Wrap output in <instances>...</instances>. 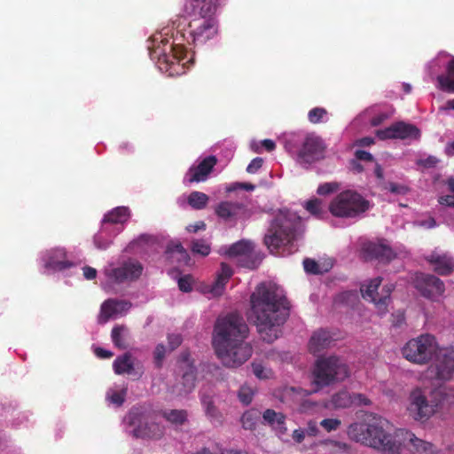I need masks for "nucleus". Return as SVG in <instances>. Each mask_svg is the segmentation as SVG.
<instances>
[{
	"label": "nucleus",
	"mask_w": 454,
	"mask_h": 454,
	"mask_svg": "<svg viewBox=\"0 0 454 454\" xmlns=\"http://www.w3.org/2000/svg\"><path fill=\"white\" fill-rule=\"evenodd\" d=\"M289 309V301L274 286L261 283L250 296L247 317L262 340L272 343L281 335L280 326L286 321Z\"/></svg>",
	"instance_id": "1"
},
{
	"label": "nucleus",
	"mask_w": 454,
	"mask_h": 454,
	"mask_svg": "<svg viewBox=\"0 0 454 454\" xmlns=\"http://www.w3.org/2000/svg\"><path fill=\"white\" fill-rule=\"evenodd\" d=\"M248 326L242 316L231 312L217 318L213 337V345L217 356L228 367H238L249 359L252 346L246 342Z\"/></svg>",
	"instance_id": "2"
},
{
	"label": "nucleus",
	"mask_w": 454,
	"mask_h": 454,
	"mask_svg": "<svg viewBox=\"0 0 454 454\" xmlns=\"http://www.w3.org/2000/svg\"><path fill=\"white\" fill-rule=\"evenodd\" d=\"M388 425L387 419L372 414L366 421L351 424L347 433L351 440L377 450L380 454H401L404 437L401 435V429L389 433Z\"/></svg>",
	"instance_id": "3"
},
{
	"label": "nucleus",
	"mask_w": 454,
	"mask_h": 454,
	"mask_svg": "<svg viewBox=\"0 0 454 454\" xmlns=\"http://www.w3.org/2000/svg\"><path fill=\"white\" fill-rule=\"evenodd\" d=\"M300 218L288 210H280L273 218L264 237V244L270 253L277 254L286 246L291 245L301 232Z\"/></svg>",
	"instance_id": "4"
},
{
	"label": "nucleus",
	"mask_w": 454,
	"mask_h": 454,
	"mask_svg": "<svg viewBox=\"0 0 454 454\" xmlns=\"http://www.w3.org/2000/svg\"><path fill=\"white\" fill-rule=\"evenodd\" d=\"M150 50V57L153 60L157 59L159 68L173 76L184 73L186 50L174 40L168 38L161 39L158 45H153Z\"/></svg>",
	"instance_id": "5"
},
{
	"label": "nucleus",
	"mask_w": 454,
	"mask_h": 454,
	"mask_svg": "<svg viewBox=\"0 0 454 454\" xmlns=\"http://www.w3.org/2000/svg\"><path fill=\"white\" fill-rule=\"evenodd\" d=\"M312 383L316 391L342 381L349 376L348 365L337 356L323 357L317 360L313 370Z\"/></svg>",
	"instance_id": "6"
},
{
	"label": "nucleus",
	"mask_w": 454,
	"mask_h": 454,
	"mask_svg": "<svg viewBox=\"0 0 454 454\" xmlns=\"http://www.w3.org/2000/svg\"><path fill=\"white\" fill-rule=\"evenodd\" d=\"M370 202L355 191L339 193L330 203L329 211L336 217L354 218L366 212Z\"/></svg>",
	"instance_id": "7"
},
{
	"label": "nucleus",
	"mask_w": 454,
	"mask_h": 454,
	"mask_svg": "<svg viewBox=\"0 0 454 454\" xmlns=\"http://www.w3.org/2000/svg\"><path fill=\"white\" fill-rule=\"evenodd\" d=\"M439 348L434 335L424 333L407 341L402 353L408 361L422 365L428 364L436 356Z\"/></svg>",
	"instance_id": "8"
},
{
	"label": "nucleus",
	"mask_w": 454,
	"mask_h": 454,
	"mask_svg": "<svg viewBox=\"0 0 454 454\" xmlns=\"http://www.w3.org/2000/svg\"><path fill=\"white\" fill-rule=\"evenodd\" d=\"M381 282L382 278L380 277L372 279L367 286H361V293L364 300L374 303L378 314L380 316H384L388 311L391 294L395 286L392 284L385 285L381 291L379 292Z\"/></svg>",
	"instance_id": "9"
},
{
	"label": "nucleus",
	"mask_w": 454,
	"mask_h": 454,
	"mask_svg": "<svg viewBox=\"0 0 454 454\" xmlns=\"http://www.w3.org/2000/svg\"><path fill=\"white\" fill-rule=\"evenodd\" d=\"M217 33L218 23L215 18L193 17L189 21L188 34L191 43L194 45H203L213 39Z\"/></svg>",
	"instance_id": "10"
},
{
	"label": "nucleus",
	"mask_w": 454,
	"mask_h": 454,
	"mask_svg": "<svg viewBox=\"0 0 454 454\" xmlns=\"http://www.w3.org/2000/svg\"><path fill=\"white\" fill-rule=\"evenodd\" d=\"M226 254L231 258H236L239 266L250 270L256 269L261 262L254 244L247 240L232 244L226 251Z\"/></svg>",
	"instance_id": "11"
},
{
	"label": "nucleus",
	"mask_w": 454,
	"mask_h": 454,
	"mask_svg": "<svg viewBox=\"0 0 454 454\" xmlns=\"http://www.w3.org/2000/svg\"><path fill=\"white\" fill-rule=\"evenodd\" d=\"M408 411L411 417L418 421H426L435 412L431 401L429 402L421 388L412 390L409 396Z\"/></svg>",
	"instance_id": "12"
},
{
	"label": "nucleus",
	"mask_w": 454,
	"mask_h": 454,
	"mask_svg": "<svg viewBox=\"0 0 454 454\" xmlns=\"http://www.w3.org/2000/svg\"><path fill=\"white\" fill-rule=\"evenodd\" d=\"M325 144L323 140L315 135H307L298 152V160L301 164H311L324 157Z\"/></svg>",
	"instance_id": "13"
},
{
	"label": "nucleus",
	"mask_w": 454,
	"mask_h": 454,
	"mask_svg": "<svg viewBox=\"0 0 454 454\" xmlns=\"http://www.w3.org/2000/svg\"><path fill=\"white\" fill-rule=\"evenodd\" d=\"M376 136L380 140L386 139H418L420 130L413 124L397 121L383 129H378Z\"/></svg>",
	"instance_id": "14"
},
{
	"label": "nucleus",
	"mask_w": 454,
	"mask_h": 454,
	"mask_svg": "<svg viewBox=\"0 0 454 454\" xmlns=\"http://www.w3.org/2000/svg\"><path fill=\"white\" fill-rule=\"evenodd\" d=\"M415 286L426 298L441 295L445 290L444 283L438 277L431 274L417 276Z\"/></svg>",
	"instance_id": "15"
},
{
	"label": "nucleus",
	"mask_w": 454,
	"mask_h": 454,
	"mask_svg": "<svg viewBox=\"0 0 454 454\" xmlns=\"http://www.w3.org/2000/svg\"><path fill=\"white\" fill-rule=\"evenodd\" d=\"M215 212L224 221H237L250 215L247 207L241 202L222 201L215 207Z\"/></svg>",
	"instance_id": "16"
},
{
	"label": "nucleus",
	"mask_w": 454,
	"mask_h": 454,
	"mask_svg": "<svg viewBox=\"0 0 454 454\" xmlns=\"http://www.w3.org/2000/svg\"><path fill=\"white\" fill-rule=\"evenodd\" d=\"M362 253L366 261L389 262L395 257V252L388 245L372 241L363 245Z\"/></svg>",
	"instance_id": "17"
},
{
	"label": "nucleus",
	"mask_w": 454,
	"mask_h": 454,
	"mask_svg": "<svg viewBox=\"0 0 454 454\" xmlns=\"http://www.w3.org/2000/svg\"><path fill=\"white\" fill-rule=\"evenodd\" d=\"M216 163L217 159L214 155L204 158L198 165L190 167L184 176L185 181L188 184L206 181Z\"/></svg>",
	"instance_id": "18"
},
{
	"label": "nucleus",
	"mask_w": 454,
	"mask_h": 454,
	"mask_svg": "<svg viewBox=\"0 0 454 454\" xmlns=\"http://www.w3.org/2000/svg\"><path fill=\"white\" fill-rule=\"evenodd\" d=\"M434 357V364L430 370L434 372L435 378L442 380L450 379L454 372V356L439 348Z\"/></svg>",
	"instance_id": "19"
},
{
	"label": "nucleus",
	"mask_w": 454,
	"mask_h": 454,
	"mask_svg": "<svg viewBox=\"0 0 454 454\" xmlns=\"http://www.w3.org/2000/svg\"><path fill=\"white\" fill-rule=\"evenodd\" d=\"M143 271V266L138 262H128L121 267L113 269L110 277L117 283L138 278Z\"/></svg>",
	"instance_id": "20"
},
{
	"label": "nucleus",
	"mask_w": 454,
	"mask_h": 454,
	"mask_svg": "<svg viewBox=\"0 0 454 454\" xmlns=\"http://www.w3.org/2000/svg\"><path fill=\"white\" fill-rule=\"evenodd\" d=\"M113 369L118 375L129 374L135 376L136 379L141 378L144 372L142 366L136 368L132 356L129 352L115 358L113 363Z\"/></svg>",
	"instance_id": "21"
},
{
	"label": "nucleus",
	"mask_w": 454,
	"mask_h": 454,
	"mask_svg": "<svg viewBox=\"0 0 454 454\" xmlns=\"http://www.w3.org/2000/svg\"><path fill=\"white\" fill-rule=\"evenodd\" d=\"M426 259L434 266V270L439 275L448 276L454 271V258L448 254H440L434 251Z\"/></svg>",
	"instance_id": "22"
},
{
	"label": "nucleus",
	"mask_w": 454,
	"mask_h": 454,
	"mask_svg": "<svg viewBox=\"0 0 454 454\" xmlns=\"http://www.w3.org/2000/svg\"><path fill=\"white\" fill-rule=\"evenodd\" d=\"M439 56L448 57L450 60L445 65L444 72L437 76L438 87L442 91L454 93V56L447 51H441Z\"/></svg>",
	"instance_id": "23"
},
{
	"label": "nucleus",
	"mask_w": 454,
	"mask_h": 454,
	"mask_svg": "<svg viewBox=\"0 0 454 454\" xmlns=\"http://www.w3.org/2000/svg\"><path fill=\"white\" fill-rule=\"evenodd\" d=\"M401 435L404 437V445L409 447L411 452L419 454H434L435 446L422 439L415 436V434L408 430L401 429Z\"/></svg>",
	"instance_id": "24"
},
{
	"label": "nucleus",
	"mask_w": 454,
	"mask_h": 454,
	"mask_svg": "<svg viewBox=\"0 0 454 454\" xmlns=\"http://www.w3.org/2000/svg\"><path fill=\"white\" fill-rule=\"evenodd\" d=\"M131 308V303L128 301L108 299L103 302L100 310V321L106 323L110 317L122 314Z\"/></svg>",
	"instance_id": "25"
},
{
	"label": "nucleus",
	"mask_w": 454,
	"mask_h": 454,
	"mask_svg": "<svg viewBox=\"0 0 454 454\" xmlns=\"http://www.w3.org/2000/svg\"><path fill=\"white\" fill-rule=\"evenodd\" d=\"M431 403L435 408V412L449 410L454 405V389L446 387L435 388L431 394Z\"/></svg>",
	"instance_id": "26"
},
{
	"label": "nucleus",
	"mask_w": 454,
	"mask_h": 454,
	"mask_svg": "<svg viewBox=\"0 0 454 454\" xmlns=\"http://www.w3.org/2000/svg\"><path fill=\"white\" fill-rule=\"evenodd\" d=\"M301 389L294 387H286L283 392V398L292 397L293 403L297 405V411L301 413H311L317 407V403L309 399H302Z\"/></svg>",
	"instance_id": "27"
},
{
	"label": "nucleus",
	"mask_w": 454,
	"mask_h": 454,
	"mask_svg": "<svg viewBox=\"0 0 454 454\" xmlns=\"http://www.w3.org/2000/svg\"><path fill=\"white\" fill-rule=\"evenodd\" d=\"M333 341V339L328 331L319 329L310 337L309 342V351L313 354L319 353L329 348Z\"/></svg>",
	"instance_id": "28"
},
{
	"label": "nucleus",
	"mask_w": 454,
	"mask_h": 454,
	"mask_svg": "<svg viewBox=\"0 0 454 454\" xmlns=\"http://www.w3.org/2000/svg\"><path fill=\"white\" fill-rule=\"evenodd\" d=\"M134 434L141 438L160 439L164 434V427L159 423L146 421L134 428Z\"/></svg>",
	"instance_id": "29"
},
{
	"label": "nucleus",
	"mask_w": 454,
	"mask_h": 454,
	"mask_svg": "<svg viewBox=\"0 0 454 454\" xmlns=\"http://www.w3.org/2000/svg\"><path fill=\"white\" fill-rule=\"evenodd\" d=\"M232 275V269L227 263L222 262L220 272L217 274L216 279L213 283L210 292L214 295H221L224 290L225 285Z\"/></svg>",
	"instance_id": "30"
},
{
	"label": "nucleus",
	"mask_w": 454,
	"mask_h": 454,
	"mask_svg": "<svg viewBox=\"0 0 454 454\" xmlns=\"http://www.w3.org/2000/svg\"><path fill=\"white\" fill-rule=\"evenodd\" d=\"M192 15L194 17L215 18L218 0H193Z\"/></svg>",
	"instance_id": "31"
},
{
	"label": "nucleus",
	"mask_w": 454,
	"mask_h": 454,
	"mask_svg": "<svg viewBox=\"0 0 454 454\" xmlns=\"http://www.w3.org/2000/svg\"><path fill=\"white\" fill-rule=\"evenodd\" d=\"M200 396L206 415L211 419H215L217 421L220 420L222 418V414L218 408L215 405L212 392L201 390L200 393Z\"/></svg>",
	"instance_id": "32"
},
{
	"label": "nucleus",
	"mask_w": 454,
	"mask_h": 454,
	"mask_svg": "<svg viewBox=\"0 0 454 454\" xmlns=\"http://www.w3.org/2000/svg\"><path fill=\"white\" fill-rule=\"evenodd\" d=\"M129 216V209L126 207H117L107 213L103 219L102 227L108 229V224H117L125 223Z\"/></svg>",
	"instance_id": "33"
},
{
	"label": "nucleus",
	"mask_w": 454,
	"mask_h": 454,
	"mask_svg": "<svg viewBox=\"0 0 454 454\" xmlns=\"http://www.w3.org/2000/svg\"><path fill=\"white\" fill-rule=\"evenodd\" d=\"M261 415L262 413L258 409L252 408L246 411L240 418L242 427L245 430H254L261 419Z\"/></svg>",
	"instance_id": "34"
},
{
	"label": "nucleus",
	"mask_w": 454,
	"mask_h": 454,
	"mask_svg": "<svg viewBox=\"0 0 454 454\" xmlns=\"http://www.w3.org/2000/svg\"><path fill=\"white\" fill-rule=\"evenodd\" d=\"M162 417L176 426H182L187 421V411L185 410H165L161 411Z\"/></svg>",
	"instance_id": "35"
},
{
	"label": "nucleus",
	"mask_w": 454,
	"mask_h": 454,
	"mask_svg": "<svg viewBox=\"0 0 454 454\" xmlns=\"http://www.w3.org/2000/svg\"><path fill=\"white\" fill-rule=\"evenodd\" d=\"M208 201L209 197L206 193L198 191L192 192L187 198V203L195 210L204 209Z\"/></svg>",
	"instance_id": "36"
},
{
	"label": "nucleus",
	"mask_w": 454,
	"mask_h": 454,
	"mask_svg": "<svg viewBox=\"0 0 454 454\" xmlns=\"http://www.w3.org/2000/svg\"><path fill=\"white\" fill-rule=\"evenodd\" d=\"M331 403L335 409H344L352 406L351 393L346 389L334 394L331 398Z\"/></svg>",
	"instance_id": "37"
},
{
	"label": "nucleus",
	"mask_w": 454,
	"mask_h": 454,
	"mask_svg": "<svg viewBox=\"0 0 454 454\" xmlns=\"http://www.w3.org/2000/svg\"><path fill=\"white\" fill-rule=\"evenodd\" d=\"M261 416L263 424H267L270 427H282L286 422V416L282 412H277L272 409L265 410Z\"/></svg>",
	"instance_id": "38"
},
{
	"label": "nucleus",
	"mask_w": 454,
	"mask_h": 454,
	"mask_svg": "<svg viewBox=\"0 0 454 454\" xmlns=\"http://www.w3.org/2000/svg\"><path fill=\"white\" fill-rule=\"evenodd\" d=\"M196 368L192 364H187V368L182 376V383L184 392L189 393L195 387L196 382Z\"/></svg>",
	"instance_id": "39"
},
{
	"label": "nucleus",
	"mask_w": 454,
	"mask_h": 454,
	"mask_svg": "<svg viewBox=\"0 0 454 454\" xmlns=\"http://www.w3.org/2000/svg\"><path fill=\"white\" fill-rule=\"evenodd\" d=\"M127 331L126 327L123 325L114 326L111 333V337L114 344L121 349H124L128 347L126 340L124 338V333Z\"/></svg>",
	"instance_id": "40"
},
{
	"label": "nucleus",
	"mask_w": 454,
	"mask_h": 454,
	"mask_svg": "<svg viewBox=\"0 0 454 454\" xmlns=\"http://www.w3.org/2000/svg\"><path fill=\"white\" fill-rule=\"evenodd\" d=\"M328 112L324 107H314L308 113V120L313 124H318L327 121Z\"/></svg>",
	"instance_id": "41"
},
{
	"label": "nucleus",
	"mask_w": 454,
	"mask_h": 454,
	"mask_svg": "<svg viewBox=\"0 0 454 454\" xmlns=\"http://www.w3.org/2000/svg\"><path fill=\"white\" fill-rule=\"evenodd\" d=\"M305 208L309 211L312 215L317 218H323L325 211L323 207L322 200L319 199L309 200L306 202Z\"/></svg>",
	"instance_id": "42"
},
{
	"label": "nucleus",
	"mask_w": 454,
	"mask_h": 454,
	"mask_svg": "<svg viewBox=\"0 0 454 454\" xmlns=\"http://www.w3.org/2000/svg\"><path fill=\"white\" fill-rule=\"evenodd\" d=\"M166 253L168 254H173L176 253L179 255L177 258L178 260H184L185 262L189 260L187 251L179 241H170L167 246Z\"/></svg>",
	"instance_id": "43"
},
{
	"label": "nucleus",
	"mask_w": 454,
	"mask_h": 454,
	"mask_svg": "<svg viewBox=\"0 0 454 454\" xmlns=\"http://www.w3.org/2000/svg\"><path fill=\"white\" fill-rule=\"evenodd\" d=\"M254 395V389L247 386L243 385L240 387L239 392H238V397L240 403H242L244 405H248L252 403L253 397Z\"/></svg>",
	"instance_id": "44"
},
{
	"label": "nucleus",
	"mask_w": 454,
	"mask_h": 454,
	"mask_svg": "<svg viewBox=\"0 0 454 454\" xmlns=\"http://www.w3.org/2000/svg\"><path fill=\"white\" fill-rule=\"evenodd\" d=\"M303 267L307 273L314 275L323 274L328 270V269L323 270L315 260L310 258H306L303 260Z\"/></svg>",
	"instance_id": "45"
},
{
	"label": "nucleus",
	"mask_w": 454,
	"mask_h": 454,
	"mask_svg": "<svg viewBox=\"0 0 454 454\" xmlns=\"http://www.w3.org/2000/svg\"><path fill=\"white\" fill-rule=\"evenodd\" d=\"M110 231L106 227H102L101 231L95 235L94 243L95 246L99 249H106L112 243L111 239H105V234Z\"/></svg>",
	"instance_id": "46"
},
{
	"label": "nucleus",
	"mask_w": 454,
	"mask_h": 454,
	"mask_svg": "<svg viewBox=\"0 0 454 454\" xmlns=\"http://www.w3.org/2000/svg\"><path fill=\"white\" fill-rule=\"evenodd\" d=\"M192 253L199 254L202 256H207L210 253V246L202 239H197L192 241Z\"/></svg>",
	"instance_id": "47"
},
{
	"label": "nucleus",
	"mask_w": 454,
	"mask_h": 454,
	"mask_svg": "<svg viewBox=\"0 0 454 454\" xmlns=\"http://www.w3.org/2000/svg\"><path fill=\"white\" fill-rule=\"evenodd\" d=\"M156 243V239L149 234H141L139 237H137L136 239H134L132 242H130V247H134L136 246L137 247H144V246H153Z\"/></svg>",
	"instance_id": "48"
},
{
	"label": "nucleus",
	"mask_w": 454,
	"mask_h": 454,
	"mask_svg": "<svg viewBox=\"0 0 454 454\" xmlns=\"http://www.w3.org/2000/svg\"><path fill=\"white\" fill-rule=\"evenodd\" d=\"M352 406L362 407L370 406L372 402L364 394L351 393Z\"/></svg>",
	"instance_id": "49"
},
{
	"label": "nucleus",
	"mask_w": 454,
	"mask_h": 454,
	"mask_svg": "<svg viewBox=\"0 0 454 454\" xmlns=\"http://www.w3.org/2000/svg\"><path fill=\"white\" fill-rule=\"evenodd\" d=\"M72 265L73 264L68 261H56L51 259L46 262L45 267L53 270H63L65 269L70 268Z\"/></svg>",
	"instance_id": "50"
},
{
	"label": "nucleus",
	"mask_w": 454,
	"mask_h": 454,
	"mask_svg": "<svg viewBox=\"0 0 454 454\" xmlns=\"http://www.w3.org/2000/svg\"><path fill=\"white\" fill-rule=\"evenodd\" d=\"M340 424L341 421L339 419H325L320 422V426L327 432L337 430Z\"/></svg>",
	"instance_id": "51"
},
{
	"label": "nucleus",
	"mask_w": 454,
	"mask_h": 454,
	"mask_svg": "<svg viewBox=\"0 0 454 454\" xmlns=\"http://www.w3.org/2000/svg\"><path fill=\"white\" fill-rule=\"evenodd\" d=\"M338 189V185L334 183H325L318 186L317 192L319 195H328Z\"/></svg>",
	"instance_id": "52"
},
{
	"label": "nucleus",
	"mask_w": 454,
	"mask_h": 454,
	"mask_svg": "<svg viewBox=\"0 0 454 454\" xmlns=\"http://www.w3.org/2000/svg\"><path fill=\"white\" fill-rule=\"evenodd\" d=\"M183 341L181 334L172 333L168 336V343L170 350H175Z\"/></svg>",
	"instance_id": "53"
},
{
	"label": "nucleus",
	"mask_w": 454,
	"mask_h": 454,
	"mask_svg": "<svg viewBox=\"0 0 454 454\" xmlns=\"http://www.w3.org/2000/svg\"><path fill=\"white\" fill-rule=\"evenodd\" d=\"M263 164L262 158L256 157L252 160V161L247 167V172L249 174H254L257 170H259Z\"/></svg>",
	"instance_id": "54"
},
{
	"label": "nucleus",
	"mask_w": 454,
	"mask_h": 454,
	"mask_svg": "<svg viewBox=\"0 0 454 454\" xmlns=\"http://www.w3.org/2000/svg\"><path fill=\"white\" fill-rule=\"evenodd\" d=\"M166 348L163 344H158L154 350V359L158 366H160L163 358L165 357Z\"/></svg>",
	"instance_id": "55"
},
{
	"label": "nucleus",
	"mask_w": 454,
	"mask_h": 454,
	"mask_svg": "<svg viewBox=\"0 0 454 454\" xmlns=\"http://www.w3.org/2000/svg\"><path fill=\"white\" fill-rule=\"evenodd\" d=\"M178 287L183 292H190L192 291V281L190 276H184L179 278L178 280Z\"/></svg>",
	"instance_id": "56"
},
{
	"label": "nucleus",
	"mask_w": 454,
	"mask_h": 454,
	"mask_svg": "<svg viewBox=\"0 0 454 454\" xmlns=\"http://www.w3.org/2000/svg\"><path fill=\"white\" fill-rule=\"evenodd\" d=\"M387 189L390 192L395 194H402L404 195L408 192V188L405 185L398 184L395 183H389Z\"/></svg>",
	"instance_id": "57"
},
{
	"label": "nucleus",
	"mask_w": 454,
	"mask_h": 454,
	"mask_svg": "<svg viewBox=\"0 0 454 454\" xmlns=\"http://www.w3.org/2000/svg\"><path fill=\"white\" fill-rule=\"evenodd\" d=\"M238 188L244 189L246 191H254L255 186L250 183H235L229 186L226 190L227 192H231L235 191Z\"/></svg>",
	"instance_id": "58"
},
{
	"label": "nucleus",
	"mask_w": 454,
	"mask_h": 454,
	"mask_svg": "<svg viewBox=\"0 0 454 454\" xmlns=\"http://www.w3.org/2000/svg\"><path fill=\"white\" fill-rule=\"evenodd\" d=\"M304 431H305L306 434H308L309 436H316V435H317L318 433H319L317 423L316 421H314V420H309L307 423V427L304 429Z\"/></svg>",
	"instance_id": "59"
},
{
	"label": "nucleus",
	"mask_w": 454,
	"mask_h": 454,
	"mask_svg": "<svg viewBox=\"0 0 454 454\" xmlns=\"http://www.w3.org/2000/svg\"><path fill=\"white\" fill-rule=\"evenodd\" d=\"M206 229V223L203 221H198L195 223L190 224L186 227L189 232H197Z\"/></svg>",
	"instance_id": "60"
},
{
	"label": "nucleus",
	"mask_w": 454,
	"mask_h": 454,
	"mask_svg": "<svg viewBox=\"0 0 454 454\" xmlns=\"http://www.w3.org/2000/svg\"><path fill=\"white\" fill-rule=\"evenodd\" d=\"M110 400L113 403L120 406L124 403L125 393L115 392L110 396Z\"/></svg>",
	"instance_id": "61"
},
{
	"label": "nucleus",
	"mask_w": 454,
	"mask_h": 454,
	"mask_svg": "<svg viewBox=\"0 0 454 454\" xmlns=\"http://www.w3.org/2000/svg\"><path fill=\"white\" fill-rule=\"evenodd\" d=\"M438 202L441 205L454 207V196L453 195L441 196L438 199Z\"/></svg>",
	"instance_id": "62"
},
{
	"label": "nucleus",
	"mask_w": 454,
	"mask_h": 454,
	"mask_svg": "<svg viewBox=\"0 0 454 454\" xmlns=\"http://www.w3.org/2000/svg\"><path fill=\"white\" fill-rule=\"evenodd\" d=\"M356 157L359 160H364V161H372L373 160V156L370 153L364 151V150H357L356 152Z\"/></svg>",
	"instance_id": "63"
},
{
	"label": "nucleus",
	"mask_w": 454,
	"mask_h": 454,
	"mask_svg": "<svg viewBox=\"0 0 454 454\" xmlns=\"http://www.w3.org/2000/svg\"><path fill=\"white\" fill-rule=\"evenodd\" d=\"M434 454H454V444L447 445L444 448H437Z\"/></svg>",
	"instance_id": "64"
}]
</instances>
